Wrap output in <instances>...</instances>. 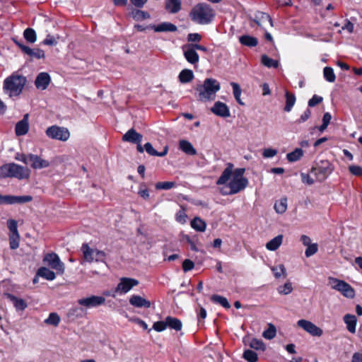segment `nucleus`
<instances>
[{"instance_id":"51","label":"nucleus","mask_w":362,"mask_h":362,"mask_svg":"<svg viewBox=\"0 0 362 362\" xmlns=\"http://www.w3.org/2000/svg\"><path fill=\"white\" fill-rule=\"evenodd\" d=\"M278 292L280 294L287 295L292 292L293 287L291 282H286L283 286H280L278 287Z\"/></svg>"},{"instance_id":"20","label":"nucleus","mask_w":362,"mask_h":362,"mask_svg":"<svg viewBox=\"0 0 362 362\" xmlns=\"http://www.w3.org/2000/svg\"><path fill=\"white\" fill-rule=\"evenodd\" d=\"M148 28H150L156 33L175 32L177 30V28L175 25L169 22H163L158 25L151 24L148 25Z\"/></svg>"},{"instance_id":"30","label":"nucleus","mask_w":362,"mask_h":362,"mask_svg":"<svg viewBox=\"0 0 362 362\" xmlns=\"http://www.w3.org/2000/svg\"><path fill=\"white\" fill-rule=\"evenodd\" d=\"M81 250L83 252L85 261L92 262L94 260L93 255L95 254V250L90 248L88 243H83L82 245Z\"/></svg>"},{"instance_id":"38","label":"nucleus","mask_w":362,"mask_h":362,"mask_svg":"<svg viewBox=\"0 0 362 362\" xmlns=\"http://www.w3.org/2000/svg\"><path fill=\"white\" fill-rule=\"evenodd\" d=\"M182 152L189 156H195L197 153L193 145L187 140H182Z\"/></svg>"},{"instance_id":"31","label":"nucleus","mask_w":362,"mask_h":362,"mask_svg":"<svg viewBox=\"0 0 362 362\" xmlns=\"http://www.w3.org/2000/svg\"><path fill=\"white\" fill-rule=\"evenodd\" d=\"M240 42L245 46L253 47L257 45L258 40L256 37L244 35L239 37Z\"/></svg>"},{"instance_id":"12","label":"nucleus","mask_w":362,"mask_h":362,"mask_svg":"<svg viewBox=\"0 0 362 362\" xmlns=\"http://www.w3.org/2000/svg\"><path fill=\"white\" fill-rule=\"evenodd\" d=\"M105 302V298L103 296H90L87 298H83L78 300V303L80 305L84 306L86 308H91L100 306Z\"/></svg>"},{"instance_id":"48","label":"nucleus","mask_w":362,"mask_h":362,"mask_svg":"<svg viewBox=\"0 0 362 362\" xmlns=\"http://www.w3.org/2000/svg\"><path fill=\"white\" fill-rule=\"evenodd\" d=\"M19 234H9V245L11 250H16L19 247Z\"/></svg>"},{"instance_id":"32","label":"nucleus","mask_w":362,"mask_h":362,"mask_svg":"<svg viewBox=\"0 0 362 362\" xmlns=\"http://www.w3.org/2000/svg\"><path fill=\"white\" fill-rule=\"evenodd\" d=\"M181 2L180 0H168L165 3V9L170 13H175L180 11Z\"/></svg>"},{"instance_id":"34","label":"nucleus","mask_w":362,"mask_h":362,"mask_svg":"<svg viewBox=\"0 0 362 362\" xmlns=\"http://www.w3.org/2000/svg\"><path fill=\"white\" fill-rule=\"evenodd\" d=\"M303 156V151L300 148H297L292 152L287 153L286 158L289 162L293 163L300 160Z\"/></svg>"},{"instance_id":"43","label":"nucleus","mask_w":362,"mask_h":362,"mask_svg":"<svg viewBox=\"0 0 362 362\" xmlns=\"http://www.w3.org/2000/svg\"><path fill=\"white\" fill-rule=\"evenodd\" d=\"M202 36L197 33H189L187 37V43L186 45L199 44Z\"/></svg>"},{"instance_id":"13","label":"nucleus","mask_w":362,"mask_h":362,"mask_svg":"<svg viewBox=\"0 0 362 362\" xmlns=\"http://www.w3.org/2000/svg\"><path fill=\"white\" fill-rule=\"evenodd\" d=\"M183 54L185 59L191 64L196 66L199 61V56L197 52V49L192 45H185L182 47Z\"/></svg>"},{"instance_id":"27","label":"nucleus","mask_w":362,"mask_h":362,"mask_svg":"<svg viewBox=\"0 0 362 362\" xmlns=\"http://www.w3.org/2000/svg\"><path fill=\"white\" fill-rule=\"evenodd\" d=\"M283 238V235H278L266 244V248L270 251L276 250L282 244Z\"/></svg>"},{"instance_id":"11","label":"nucleus","mask_w":362,"mask_h":362,"mask_svg":"<svg viewBox=\"0 0 362 362\" xmlns=\"http://www.w3.org/2000/svg\"><path fill=\"white\" fill-rule=\"evenodd\" d=\"M33 200V197L30 195L13 196L2 195L0 194V205L1 204H14L30 202Z\"/></svg>"},{"instance_id":"23","label":"nucleus","mask_w":362,"mask_h":362,"mask_svg":"<svg viewBox=\"0 0 362 362\" xmlns=\"http://www.w3.org/2000/svg\"><path fill=\"white\" fill-rule=\"evenodd\" d=\"M29 130V124L28 121V115H25L23 119L18 122L16 124L15 132L17 136H23Z\"/></svg>"},{"instance_id":"36","label":"nucleus","mask_w":362,"mask_h":362,"mask_svg":"<svg viewBox=\"0 0 362 362\" xmlns=\"http://www.w3.org/2000/svg\"><path fill=\"white\" fill-rule=\"evenodd\" d=\"M211 300L215 303L220 304L225 308L228 309L230 308V304L228 300L223 296L214 294L211 296Z\"/></svg>"},{"instance_id":"37","label":"nucleus","mask_w":362,"mask_h":362,"mask_svg":"<svg viewBox=\"0 0 362 362\" xmlns=\"http://www.w3.org/2000/svg\"><path fill=\"white\" fill-rule=\"evenodd\" d=\"M191 226L197 231L203 232L206 229V224L200 218L196 217L191 221Z\"/></svg>"},{"instance_id":"7","label":"nucleus","mask_w":362,"mask_h":362,"mask_svg":"<svg viewBox=\"0 0 362 362\" xmlns=\"http://www.w3.org/2000/svg\"><path fill=\"white\" fill-rule=\"evenodd\" d=\"M329 284L332 289L339 291L346 298H354L355 296L354 289L344 281L330 277L329 278Z\"/></svg>"},{"instance_id":"21","label":"nucleus","mask_w":362,"mask_h":362,"mask_svg":"<svg viewBox=\"0 0 362 362\" xmlns=\"http://www.w3.org/2000/svg\"><path fill=\"white\" fill-rule=\"evenodd\" d=\"M129 303L136 308H148L151 307V302L146 298L138 296L133 295L129 298Z\"/></svg>"},{"instance_id":"5","label":"nucleus","mask_w":362,"mask_h":362,"mask_svg":"<svg viewBox=\"0 0 362 362\" xmlns=\"http://www.w3.org/2000/svg\"><path fill=\"white\" fill-rule=\"evenodd\" d=\"M221 88L219 82L214 78H206L203 84L197 88L201 100H212L216 97V93Z\"/></svg>"},{"instance_id":"61","label":"nucleus","mask_w":362,"mask_h":362,"mask_svg":"<svg viewBox=\"0 0 362 362\" xmlns=\"http://www.w3.org/2000/svg\"><path fill=\"white\" fill-rule=\"evenodd\" d=\"M42 44L49 46H55L57 44V41L54 36L47 35L46 38L42 41Z\"/></svg>"},{"instance_id":"46","label":"nucleus","mask_w":362,"mask_h":362,"mask_svg":"<svg viewBox=\"0 0 362 362\" xmlns=\"http://www.w3.org/2000/svg\"><path fill=\"white\" fill-rule=\"evenodd\" d=\"M323 74H324V77L328 81V82H334L335 81V79H336V76L334 73V70L332 67H329V66H326L324 68V70H323Z\"/></svg>"},{"instance_id":"56","label":"nucleus","mask_w":362,"mask_h":362,"mask_svg":"<svg viewBox=\"0 0 362 362\" xmlns=\"http://www.w3.org/2000/svg\"><path fill=\"white\" fill-rule=\"evenodd\" d=\"M317 250L318 247L316 243L310 244L308 246H307V248L305 251V255L307 257H311L317 252Z\"/></svg>"},{"instance_id":"40","label":"nucleus","mask_w":362,"mask_h":362,"mask_svg":"<svg viewBox=\"0 0 362 362\" xmlns=\"http://www.w3.org/2000/svg\"><path fill=\"white\" fill-rule=\"evenodd\" d=\"M24 38L30 43H34L37 40L36 33L34 29L28 28L23 32Z\"/></svg>"},{"instance_id":"14","label":"nucleus","mask_w":362,"mask_h":362,"mask_svg":"<svg viewBox=\"0 0 362 362\" xmlns=\"http://www.w3.org/2000/svg\"><path fill=\"white\" fill-rule=\"evenodd\" d=\"M138 284L139 281L137 279L128 277H122L120 279V281L115 288V292L120 293H127L134 286H136Z\"/></svg>"},{"instance_id":"15","label":"nucleus","mask_w":362,"mask_h":362,"mask_svg":"<svg viewBox=\"0 0 362 362\" xmlns=\"http://www.w3.org/2000/svg\"><path fill=\"white\" fill-rule=\"evenodd\" d=\"M297 325L298 327L314 337H320L323 333L322 329L316 326L312 322L306 320H299L297 322Z\"/></svg>"},{"instance_id":"4","label":"nucleus","mask_w":362,"mask_h":362,"mask_svg":"<svg viewBox=\"0 0 362 362\" xmlns=\"http://www.w3.org/2000/svg\"><path fill=\"white\" fill-rule=\"evenodd\" d=\"M30 171L18 164L11 163L0 167V178L16 177L18 180L28 178Z\"/></svg>"},{"instance_id":"8","label":"nucleus","mask_w":362,"mask_h":362,"mask_svg":"<svg viewBox=\"0 0 362 362\" xmlns=\"http://www.w3.org/2000/svg\"><path fill=\"white\" fill-rule=\"evenodd\" d=\"M43 262L52 269L56 270L57 274H63L64 272V264L60 260L59 256L54 253H47L43 258Z\"/></svg>"},{"instance_id":"44","label":"nucleus","mask_w":362,"mask_h":362,"mask_svg":"<svg viewBox=\"0 0 362 362\" xmlns=\"http://www.w3.org/2000/svg\"><path fill=\"white\" fill-rule=\"evenodd\" d=\"M232 88H233V95L236 100V101L241 105H243L244 103L242 102L241 99H240V95H241V93H242V90L240 87V86L235 83V82H232L230 83Z\"/></svg>"},{"instance_id":"52","label":"nucleus","mask_w":362,"mask_h":362,"mask_svg":"<svg viewBox=\"0 0 362 362\" xmlns=\"http://www.w3.org/2000/svg\"><path fill=\"white\" fill-rule=\"evenodd\" d=\"M249 346H250V348L256 349V350L264 351L265 349L264 344L262 342V341L257 339H252L250 341Z\"/></svg>"},{"instance_id":"35","label":"nucleus","mask_w":362,"mask_h":362,"mask_svg":"<svg viewBox=\"0 0 362 362\" xmlns=\"http://www.w3.org/2000/svg\"><path fill=\"white\" fill-rule=\"evenodd\" d=\"M167 327L177 331L181 330V321L177 318H175L170 316H168L165 318Z\"/></svg>"},{"instance_id":"3","label":"nucleus","mask_w":362,"mask_h":362,"mask_svg":"<svg viewBox=\"0 0 362 362\" xmlns=\"http://www.w3.org/2000/svg\"><path fill=\"white\" fill-rule=\"evenodd\" d=\"M26 83V77L15 71L4 79L3 88L9 92L10 97L18 96L22 93Z\"/></svg>"},{"instance_id":"49","label":"nucleus","mask_w":362,"mask_h":362,"mask_svg":"<svg viewBox=\"0 0 362 362\" xmlns=\"http://www.w3.org/2000/svg\"><path fill=\"white\" fill-rule=\"evenodd\" d=\"M243 358L248 362H257L258 359L257 354L250 349L244 351Z\"/></svg>"},{"instance_id":"55","label":"nucleus","mask_w":362,"mask_h":362,"mask_svg":"<svg viewBox=\"0 0 362 362\" xmlns=\"http://www.w3.org/2000/svg\"><path fill=\"white\" fill-rule=\"evenodd\" d=\"M95 256L94 259L97 262H105L106 253L103 250H99L98 249H95Z\"/></svg>"},{"instance_id":"58","label":"nucleus","mask_w":362,"mask_h":362,"mask_svg":"<svg viewBox=\"0 0 362 362\" xmlns=\"http://www.w3.org/2000/svg\"><path fill=\"white\" fill-rule=\"evenodd\" d=\"M194 267V263L192 260L187 259L182 262V270L185 272L192 270Z\"/></svg>"},{"instance_id":"63","label":"nucleus","mask_w":362,"mask_h":362,"mask_svg":"<svg viewBox=\"0 0 362 362\" xmlns=\"http://www.w3.org/2000/svg\"><path fill=\"white\" fill-rule=\"evenodd\" d=\"M278 151L273 148H266L262 153V156L264 158H272L277 154Z\"/></svg>"},{"instance_id":"16","label":"nucleus","mask_w":362,"mask_h":362,"mask_svg":"<svg viewBox=\"0 0 362 362\" xmlns=\"http://www.w3.org/2000/svg\"><path fill=\"white\" fill-rule=\"evenodd\" d=\"M29 163L28 165L35 170L42 169L49 166V162L47 160L42 159L37 155L29 153Z\"/></svg>"},{"instance_id":"19","label":"nucleus","mask_w":362,"mask_h":362,"mask_svg":"<svg viewBox=\"0 0 362 362\" xmlns=\"http://www.w3.org/2000/svg\"><path fill=\"white\" fill-rule=\"evenodd\" d=\"M211 111L217 116L221 117H228L230 116V110L228 106L220 101L214 103V106L211 108Z\"/></svg>"},{"instance_id":"1","label":"nucleus","mask_w":362,"mask_h":362,"mask_svg":"<svg viewBox=\"0 0 362 362\" xmlns=\"http://www.w3.org/2000/svg\"><path fill=\"white\" fill-rule=\"evenodd\" d=\"M245 168H236L233 170V165L227 163V167L216 181L217 185H223L220 189L222 195H232L245 189L248 185V180L244 177Z\"/></svg>"},{"instance_id":"50","label":"nucleus","mask_w":362,"mask_h":362,"mask_svg":"<svg viewBox=\"0 0 362 362\" xmlns=\"http://www.w3.org/2000/svg\"><path fill=\"white\" fill-rule=\"evenodd\" d=\"M176 185V183L175 182H158L156 184V189L158 190L161 189H170L175 187Z\"/></svg>"},{"instance_id":"53","label":"nucleus","mask_w":362,"mask_h":362,"mask_svg":"<svg viewBox=\"0 0 362 362\" xmlns=\"http://www.w3.org/2000/svg\"><path fill=\"white\" fill-rule=\"evenodd\" d=\"M7 226L9 229V234H19L18 231V223L14 219H9L7 221Z\"/></svg>"},{"instance_id":"28","label":"nucleus","mask_w":362,"mask_h":362,"mask_svg":"<svg viewBox=\"0 0 362 362\" xmlns=\"http://www.w3.org/2000/svg\"><path fill=\"white\" fill-rule=\"evenodd\" d=\"M37 276L49 281H52L56 278L55 273L45 267H42L37 269Z\"/></svg>"},{"instance_id":"62","label":"nucleus","mask_w":362,"mask_h":362,"mask_svg":"<svg viewBox=\"0 0 362 362\" xmlns=\"http://www.w3.org/2000/svg\"><path fill=\"white\" fill-rule=\"evenodd\" d=\"M349 172L356 176H362V168L358 165H350L349 167Z\"/></svg>"},{"instance_id":"10","label":"nucleus","mask_w":362,"mask_h":362,"mask_svg":"<svg viewBox=\"0 0 362 362\" xmlns=\"http://www.w3.org/2000/svg\"><path fill=\"white\" fill-rule=\"evenodd\" d=\"M14 43L21 49V50L24 53L30 56V57L35 58L37 59H44L45 52L41 49H31L27 45H25L21 40H18L16 39H13Z\"/></svg>"},{"instance_id":"39","label":"nucleus","mask_w":362,"mask_h":362,"mask_svg":"<svg viewBox=\"0 0 362 362\" xmlns=\"http://www.w3.org/2000/svg\"><path fill=\"white\" fill-rule=\"evenodd\" d=\"M262 64L268 67V68H277L279 66V62L276 60H274L273 59L269 57L266 54H263L261 57Z\"/></svg>"},{"instance_id":"29","label":"nucleus","mask_w":362,"mask_h":362,"mask_svg":"<svg viewBox=\"0 0 362 362\" xmlns=\"http://www.w3.org/2000/svg\"><path fill=\"white\" fill-rule=\"evenodd\" d=\"M130 16L136 21L148 19L151 17L147 11L140 10L138 8L132 9L130 12Z\"/></svg>"},{"instance_id":"22","label":"nucleus","mask_w":362,"mask_h":362,"mask_svg":"<svg viewBox=\"0 0 362 362\" xmlns=\"http://www.w3.org/2000/svg\"><path fill=\"white\" fill-rule=\"evenodd\" d=\"M343 321L346 325V327L349 332L351 334H355L357 324L356 317L352 314H346L343 317Z\"/></svg>"},{"instance_id":"18","label":"nucleus","mask_w":362,"mask_h":362,"mask_svg":"<svg viewBox=\"0 0 362 362\" xmlns=\"http://www.w3.org/2000/svg\"><path fill=\"white\" fill-rule=\"evenodd\" d=\"M142 139V134L138 133L134 128H132L122 136V140L124 142L135 144L136 143H141Z\"/></svg>"},{"instance_id":"60","label":"nucleus","mask_w":362,"mask_h":362,"mask_svg":"<svg viewBox=\"0 0 362 362\" xmlns=\"http://www.w3.org/2000/svg\"><path fill=\"white\" fill-rule=\"evenodd\" d=\"M323 100L322 97L314 95L312 98H310L308 101V106L309 107H314L320 103H322Z\"/></svg>"},{"instance_id":"33","label":"nucleus","mask_w":362,"mask_h":362,"mask_svg":"<svg viewBox=\"0 0 362 362\" xmlns=\"http://www.w3.org/2000/svg\"><path fill=\"white\" fill-rule=\"evenodd\" d=\"M285 97H286V105L284 107V110L286 112H288L291 110L292 107L295 105L296 99L295 95L288 91H286Z\"/></svg>"},{"instance_id":"54","label":"nucleus","mask_w":362,"mask_h":362,"mask_svg":"<svg viewBox=\"0 0 362 362\" xmlns=\"http://www.w3.org/2000/svg\"><path fill=\"white\" fill-rule=\"evenodd\" d=\"M194 78V73L190 69H182V83L190 82Z\"/></svg>"},{"instance_id":"59","label":"nucleus","mask_w":362,"mask_h":362,"mask_svg":"<svg viewBox=\"0 0 362 362\" xmlns=\"http://www.w3.org/2000/svg\"><path fill=\"white\" fill-rule=\"evenodd\" d=\"M153 328L157 332H162L167 328L166 321H158L154 322Z\"/></svg>"},{"instance_id":"45","label":"nucleus","mask_w":362,"mask_h":362,"mask_svg":"<svg viewBox=\"0 0 362 362\" xmlns=\"http://www.w3.org/2000/svg\"><path fill=\"white\" fill-rule=\"evenodd\" d=\"M274 272V275L276 279L280 278L281 276L284 277L286 276V269L284 264H279L277 266L274 267L272 269Z\"/></svg>"},{"instance_id":"26","label":"nucleus","mask_w":362,"mask_h":362,"mask_svg":"<svg viewBox=\"0 0 362 362\" xmlns=\"http://www.w3.org/2000/svg\"><path fill=\"white\" fill-rule=\"evenodd\" d=\"M144 148H145V151H146V153L148 154H149L150 156H159V157H163V156H165L168 151V146H165L163 151L158 152L156 149H154L152 144L149 142H147L144 144Z\"/></svg>"},{"instance_id":"64","label":"nucleus","mask_w":362,"mask_h":362,"mask_svg":"<svg viewBox=\"0 0 362 362\" xmlns=\"http://www.w3.org/2000/svg\"><path fill=\"white\" fill-rule=\"evenodd\" d=\"M29 154L26 155L24 153H17L15 158L18 160L23 162V163L28 165L29 163Z\"/></svg>"},{"instance_id":"6","label":"nucleus","mask_w":362,"mask_h":362,"mask_svg":"<svg viewBox=\"0 0 362 362\" xmlns=\"http://www.w3.org/2000/svg\"><path fill=\"white\" fill-rule=\"evenodd\" d=\"M333 171L332 164L327 160H322L315 163L311 168V173L313 174L317 180L322 182L325 180Z\"/></svg>"},{"instance_id":"41","label":"nucleus","mask_w":362,"mask_h":362,"mask_svg":"<svg viewBox=\"0 0 362 362\" xmlns=\"http://www.w3.org/2000/svg\"><path fill=\"white\" fill-rule=\"evenodd\" d=\"M274 209L278 214H284L287 209V199L282 198L274 204Z\"/></svg>"},{"instance_id":"2","label":"nucleus","mask_w":362,"mask_h":362,"mask_svg":"<svg viewBox=\"0 0 362 362\" xmlns=\"http://www.w3.org/2000/svg\"><path fill=\"white\" fill-rule=\"evenodd\" d=\"M191 21L199 25L210 24L215 16L213 8L206 3L195 5L189 12Z\"/></svg>"},{"instance_id":"9","label":"nucleus","mask_w":362,"mask_h":362,"mask_svg":"<svg viewBox=\"0 0 362 362\" xmlns=\"http://www.w3.org/2000/svg\"><path fill=\"white\" fill-rule=\"evenodd\" d=\"M46 134L49 138L63 141H66L70 136V133L66 128L56 125L48 127L46 130Z\"/></svg>"},{"instance_id":"47","label":"nucleus","mask_w":362,"mask_h":362,"mask_svg":"<svg viewBox=\"0 0 362 362\" xmlns=\"http://www.w3.org/2000/svg\"><path fill=\"white\" fill-rule=\"evenodd\" d=\"M276 334V329L274 325L269 324V327L267 329L264 331L262 336L267 339H272L275 337Z\"/></svg>"},{"instance_id":"57","label":"nucleus","mask_w":362,"mask_h":362,"mask_svg":"<svg viewBox=\"0 0 362 362\" xmlns=\"http://www.w3.org/2000/svg\"><path fill=\"white\" fill-rule=\"evenodd\" d=\"M138 194L141 197L146 200L149 199V192L148 189L146 188V185L144 183H141L140 185Z\"/></svg>"},{"instance_id":"25","label":"nucleus","mask_w":362,"mask_h":362,"mask_svg":"<svg viewBox=\"0 0 362 362\" xmlns=\"http://www.w3.org/2000/svg\"><path fill=\"white\" fill-rule=\"evenodd\" d=\"M7 298H8L13 304L17 310H24L27 306V303L22 298H19L11 293H6Z\"/></svg>"},{"instance_id":"24","label":"nucleus","mask_w":362,"mask_h":362,"mask_svg":"<svg viewBox=\"0 0 362 362\" xmlns=\"http://www.w3.org/2000/svg\"><path fill=\"white\" fill-rule=\"evenodd\" d=\"M254 21L260 27H263L269 23L272 26V20L269 14L258 11L256 13L254 18Z\"/></svg>"},{"instance_id":"17","label":"nucleus","mask_w":362,"mask_h":362,"mask_svg":"<svg viewBox=\"0 0 362 362\" xmlns=\"http://www.w3.org/2000/svg\"><path fill=\"white\" fill-rule=\"evenodd\" d=\"M51 82V77L47 72L40 73L35 81V87L39 89L44 90H45Z\"/></svg>"},{"instance_id":"42","label":"nucleus","mask_w":362,"mask_h":362,"mask_svg":"<svg viewBox=\"0 0 362 362\" xmlns=\"http://www.w3.org/2000/svg\"><path fill=\"white\" fill-rule=\"evenodd\" d=\"M59 322H60V317L56 313H51L49 315V317L45 320V324L54 325L55 327L58 326Z\"/></svg>"}]
</instances>
